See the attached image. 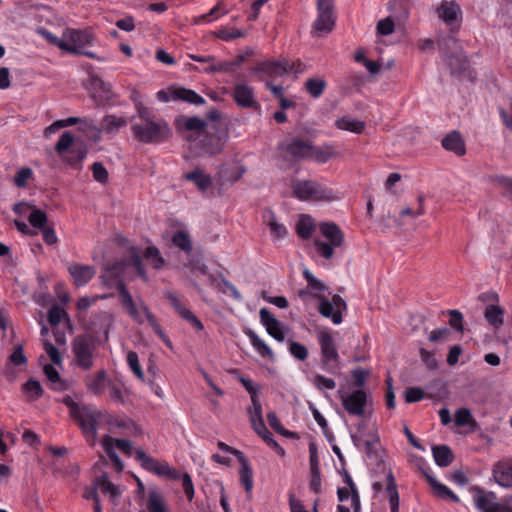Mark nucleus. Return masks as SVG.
Wrapping results in <instances>:
<instances>
[{
  "label": "nucleus",
  "instance_id": "69168bd1",
  "mask_svg": "<svg viewBox=\"0 0 512 512\" xmlns=\"http://www.w3.org/2000/svg\"><path fill=\"white\" fill-rule=\"evenodd\" d=\"M239 382L244 386V388L247 390V392L250 394L251 402L254 400H259L258 394H259V387L254 385V383L243 376L238 377Z\"/></svg>",
  "mask_w": 512,
  "mask_h": 512
},
{
  "label": "nucleus",
  "instance_id": "c03bdc74",
  "mask_svg": "<svg viewBox=\"0 0 512 512\" xmlns=\"http://www.w3.org/2000/svg\"><path fill=\"white\" fill-rule=\"evenodd\" d=\"M28 401L38 400L43 395V389L39 381L30 378L22 387Z\"/></svg>",
  "mask_w": 512,
  "mask_h": 512
},
{
  "label": "nucleus",
  "instance_id": "20e7f679",
  "mask_svg": "<svg viewBox=\"0 0 512 512\" xmlns=\"http://www.w3.org/2000/svg\"><path fill=\"white\" fill-rule=\"evenodd\" d=\"M41 34L49 43L63 51L71 54L84 55L91 59H97L98 61L104 60L93 52L84 50L85 47L90 46L93 42L92 35L86 30L67 28L63 31L62 37L60 38L47 30H42Z\"/></svg>",
  "mask_w": 512,
  "mask_h": 512
},
{
  "label": "nucleus",
  "instance_id": "ddd939ff",
  "mask_svg": "<svg viewBox=\"0 0 512 512\" xmlns=\"http://www.w3.org/2000/svg\"><path fill=\"white\" fill-rule=\"evenodd\" d=\"M318 16L313 24L319 34H327L333 30L335 17L333 15V0H317Z\"/></svg>",
  "mask_w": 512,
  "mask_h": 512
},
{
  "label": "nucleus",
  "instance_id": "1a4fd4ad",
  "mask_svg": "<svg viewBox=\"0 0 512 512\" xmlns=\"http://www.w3.org/2000/svg\"><path fill=\"white\" fill-rule=\"evenodd\" d=\"M321 352V367L329 373H335L340 367V356L336 342L329 331L322 330L317 334Z\"/></svg>",
  "mask_w": 512,
  "mask_h": 512
},
{
  "label": "nucleus",
  "instance_id": "2eb2a0df",
  "mask_svg": "<svg viewBox=\"0 0 512 512\" xmlns=\"http://www.w3.org/2000/svg\"><path fill=\"white\" fill-rule=\"evenodd\" d=\"M68 273L73 279L76 287L86 285L96 274V269L92 265L70 263L67 267Z\"/></svg>",
  "mask_w": 512,
  "mask_h": 512
},
{
  "label": "nucleus",
  "instance_id": "f257e3e1",
  "mask_svg": "<svg viewBox=\"0 0 512 512\" xmlns=\"http://www.w3.org/2000/svg\"><path fill=\"white\" fill-rule=\"evenodd\" d=\"M130 266L137 271L138 276L144 282L149 281L147 272L143 266L142 258L134 248L131 249L130 259L121 260L113 263L112 265L106 266L100 275V280L106 287H112L116 283L121 305L136 323L143 324V318L123 280L125 271Z\"/></svg>",
  "mask_w": 512,
  "mask_h": 512
},
{
  "label": "nucleus",
  "instance_id": "f704fd0d",
  "mask_svg": "<svg viewBox=\"0 0 512 512\" xmlns=\"http://www.w3.org/2000/svg\"><path fill=\"white\" fill-rule=\"evenodd\" d=\"M432 454L436 464L440 467L449 466L454 459V455L447 445L434 446Z\"/></svg>",
  "mask_w": 512,
  "mask_h": 512
},
{
  "label": "nucleus",
  "instance_id": "a18cd8bd",
  "mask_svg": "<svg viewBox=\"0 0 512 512\" xmlns=\"http://www.w3.org/2000/svg\"><path fill=\"white\" fill-rule=\"evenodd\" d=\"M147 509L149 512H168L163 497L156 490H151L148 494Z\"/></svg>",
  "mask_w": 512,
  "mask_h": 512
},
{
  "label": "nucleus",
  "instance_id": "de8ad7c7",
  "mask_svg": "<svg viewBox=\"0 0 512 512\" xmlns=\"http://www.w3.org/2000/svg\"><path fill=\"white\" fill-rule=\"evenodd\" d=\"M305 88L313 98H318L326 88V81L321 78H308L305 82Z\"/></svg>",
  "mask_w": 512,
  "mask_h": 512
},
{
  "label": "nucleus",
  "instance_id": "bf43d9fd",
  "mask_svg": "<svg viewBox=\"0 0 512 512\" xmlns=\"http://www.w3.org/2000/svg\"><path fill=\"white\" fill-rule=\"evenodd\" d=\"M473 420L472 414L467 408H460L455 412V425L458 427H463L468 425Z\"/></svg>",
  "mask_w": 512,
  "mask_h": 512
},
{
  "label": "nucleus",
  "instance_id": "5701e85b",
  "mask_svg": "<svg viewBox=\"0 0 512 512\" xmlns=\"http://www.w3.org/2000/svg\"><path fill=\"white\" fill-rule=\"evenodd\" d=\"M437 15L446 24H452L461 16V9L457 3L445 0L437 8Z\"/></svg>",
  "mask_w": 512,
  "mask_h": 512
},
{
  "label": "nucleus",
  "instance_id": "9b49d317",
  "mask_svg": "<svg viewBox=\"0 0 512 512\" xmlns=\"http://www.w3.org/2000/svg\"><path fill=\"white\" fill-rule=\"evenodd\" d=\"M136 459L140 462L142 468L161 477L168 479H178V471L173 469L166 461H159L148 456L142 449H136Z\"/></svg>",
  "mask_w": 512,
  "mask_h": 512
},
{
  "label": "nucleus",
  "instance_id": "a878e982",
  "mask_svg": "<svg viewBox=\"0 0 512 512\" xmlns=\"http://www.w3.org/2000/svg\"><path fill=\"white\" fill-rule=\"evenodd\" d=\"M263 218L270 229V234L274 241L284 239L287 236V228L282 223L278 222L274 213L271 210H266L263 215Z\"/></svg>",
  "mask_w": 512,
  "mask_h": 512
},
{
  "label": "nucleus",
  "instance_id": "39448f33",
  "mask_svg": "<svg viewBox=\"0 0 512 512\" xmlns=\"http://www.w3.org/2000/svg\"><path fill=\"white\" fill-rule=\"evenodd\" d=\"M63 403L69 409L70 416L78 424L82 433L91 438L92 444H94L97 439L98 425L108 414L93 405L77 403L70 396H66Z\"/></svg>",
  "mask_w": 512,
  "mask_h": 512
},
{
  "label": "nucleus",
  "instance_id": "a19ab883",
  "mask_svg": "<svg viewBox=\"0 0 512 512\" xmlns=\"http://www.w3.org/2000/svg\"><path fill=\"white\" fill-rule=\"evenodd\" d=\"M102 446H103L105 453L112 461L115 469L118 472H121L124 468V465L114 449V438H112L108 435L105 436L102 440Z\"/></svg>",
  "mask_w": 512,
  "mask_h": 512
},
{
  "label": "nucleus",
  "instance_id": "f8f14e48",
  "mask_svg": "<svg viewBox=\"0 0 512 512\" xmlns=\"http://www.w3.org/2000/svg\"><path fill=\"white\" fill-rule=\"evenodd\" d=\"M338 396L347 413L359 417L364 415L368 402V395L364 390L357 389L351 393H344L339 390Z\"/></svg>",
  "mask_w": 512,
  "mask_h": 512
},
{
  "label": "nucleus",
  "instance_id": "e433bc0d",
  "mask_svg": "<svg viewBox=\"0 0 512 512\" xmlns=\"http://www.w3.org/2000/svg\"><path fill=\"white\" fill-rule=\"evenodd\" d=\"M127 125L125 117H118L116 115H106L101 121V132L113 133L118 131L120 128Z\"/></svg>",
  "mask_w": 512,
  "mask_h": 512
},
{
  "label": "nucleus",
  "instance_id": "09e8293b",
  "mask_svg": "<svg viewBox=\"0 0 512 512\" xmlns=\"http://www.w3.org/2000/svg\"><path fill=\"white\" fill-rule=\"evenodd\" d=\"M344 482L347 484L348 489L351 492V504L353 508V512H360L361 510V503H360V495L358 492V489L353 482L351 476L347 471L344 473Z\"/></svg>",
  "mask_w": 512,
  "mask_h": 512
},
{
  "label": "nucleus",
  "instance_id": "a211bd4d",
  "mask_svg": "<svg viewBox=\"0 0 512 512\" xmlns=\"http://www.w3.org/2000/svg\"><path fill=\"white\" fill-rule=\"evenodd\" d=\"M233 99L242 108H258L259 104L255 99L252 87L244 83H237L233 90Z\"/></svg>",
  "mask_w": 512,
  "mask_h": 512
},
{
  "label": "nucleus",
  "instance_id": "6e6552de",
  "mask_svg": "<svg viewBox=\"0 0 512 512\" xmlns=\"http://www.w3.org/2000/svg\"><path fill=\"white\" fill-rule=\"evenodd\" d=\"M319 230L327 241L318 238L314 239L315 250L319 256L325 259H331L334 255V249L344 244L345 236L338 225L333 222H322Z\"/></svg>",
  "mask_w": 512,
  "mask_h": 512
},
{
  "label": "nucleus",
  "instance_id": "052dcab7",
  "mask_svg": "<svg viewBox=\"0 0 512 512\" xmlns=\"http://www.w3.org/2000/svg\"><path fill=\"white\" fill-rule=\"evenodd\" d=\"M92 174L95 181L106 183L108 181V171L101 162H95L92 165Z\"/></svg>",
  "mask_w": 512,
  "mask_h": 512
},
{
  "label": "nucleus",
  "instance_id": "338daca9",
  "mask_svg": "<svg viewBox=\"0 0 512 512\" xmlns=\"http://www.w3.org/2000/svg\"><path fill=\"white\" fill-rule=\"evenodd\" d=\"M107 297H108L107 295L91 296V297L84 296L77 300L76 307L78 310H87L92 305H94L98 299H106Z\"/></svg>",
  "mask_w": 512,
  "mask_h": 512
},
{
  "label": "nucleus",
  "instance_id": "8fccbe9b",
  "mask_svg": "<svg viewBox=\"0 0 512 512\" xmlns=\"http://www.w3.org/2000/svg\"><path fill=\"white\" fill-rule=\"evenodd\" d=\"M44 373L48 380L51 382L53 389L59 391L65 389V385L61 381L60 375L53 365L46 364L44 366Z\"/></svg>",
  "mask_w": 512,
  "mask_h": 512
},
{
  "label": "nucleus",
  "instance_id": "4be33fe9",
  "mask_svg": "<svg viewBox=\"0 0 512 512\" xmlns=\"http://www.w3.org/2000/svg\"><path fill=\"white\" fill-rule=\"evenodd\" d=\"M443 148L453 152L457 156H463L466 153L465 142L458 131H452L441 141Z\"/></svg>",
  "mask_w": 512,
  "mask_h": 512
},
{
  "label": "nucleus",
  "instance_id": "37998d69",
  "mask_svg": "<svg viewBox=\"0 0 512 512\" xmlns=\"http://www.w3.org/2000/svg\"><path fill=\"white\" fill-rule=\"evenodd\" d=\"M142 258V261L144 262V259L154 268V269H161L164 265V259L160 254V251L155 246H148L143 256L140 255Z\"/></svg>",
  "mask_w": 512,
  "mask_h": 512
},
{
  "label": "nucleus",
  "instance_id": "7ed1b4c3",
  "mask_svg": "<svg viewBox=\"0 0 512 512\" xmlns=\"http://www.w3.org/2000/svg\"><path fill=\"white\" fill-rule=\"evenodd\" d=\"M176 131L190 143L197 142L199 148L207 154L217 155L224 148V140L206 132L207 123L197 116L180 115L174 120Z\"/></svg>",
  "mask_w": 512,
  "mask_h": 512
},
{
  "label": "nucleus",
  "instance_id": "0eeeda50",
  "mask_svg": "<svg viewBox=\"0 0 512 512\" xmlns=\"http://www.w3.org/2000/svg\"><path fill=\"white\" fill-rule=\"evenodd\" d=\"M56 153L61 159L74 169H81L82 161L85 159L88 148L83 141H74L71 132H63L55 145Z\"/></svg>",
  "mask_w": 512,
  "mask_h": 512
},
{
  "label": "nucleus",
  "instance_id": "473e14b6",
  "mask_svg": "<svg viewBox=\"0 0 512 512\" xmlns=\"http://www.w3.org/2000/svg\"><path fill=\"white\" fill-rule=\"evenodd\" d=\"M106 377V371L100 370L93 375L86 376L85 384L93 394L100 395L103 392Z\"/></svg>",
  "mask_w": 512,
  "mask_h": 512
},
{
  "label": "nucleus",
  "instance_id": "cd10ccee",
  "mask_svg": "<svg viewBox=\"0 0 512 512\" xmlns=\"http://www.w3.org/2000/svg\"><path fill=\"white\" fill-rule=\"evenodd\" d=\"M171 98L173 100H181L197 106L205 104V99L201 95L197 94L194 90L183 87L173 89L171 91Z\"/></svg>",
  "mask_w": 512,
  "mask_h": 512
},
{
  "label": "nucleus",
  "instance_id": "2f4dec72",
  "mask_svg": "<svg viewBox=\"0 0 512 512\" xmlns=\"http://www.w3.org/2000/svg\"><path fill=\"white\" fill-rule=\"evenodd\" d=\"M428 483L433 489L434 493L440 498L451 499L453 502L458 503L459 497L453 493L447 486L437 481L433 476L425 474Z\"/></svg>",
  "mask_w": 512,
  "mask_h": 512
},
{
  "label": "nucleus",
  "instance_id": "6e6d98bb",
  "mask_svg": "<svg viewBox=\"0 0 512 512\" xmlns=\"http://www.w3.org/2000/svg\"><path fill=\"white\" fill-rule=\"evenodd\" d=\"M127 363L129 365L130 369L135 374V376L138 379L143 380L144 379V373H143V370H142L141 365L139 363L138 354L135 351H129L127 353Z\"/></svg>",
  "mask_w": 512,
  "mask_h": 512
},
{
  "label": "nucleus",
  "instance_id": "4c0bfd02",
  "mask_svg": "<svg viewBox=\"0 0 512 512\" xmlns=\"http://www.w3.org/2000/svg\"><path fill=\"white\" fill-rule=\"evenodd\" d=\"M485 318L488 323L495 329H499L503 324L504 311L498 305H488L485 309Z\"/></svg>",
  "mask_w": 512,
  "mask_h": 512
},
{
  "label": "nucleus",
  "instance_id": "58836bf2",
  "mask_svg": "<svg viewBox=\"0 0 512 512\" xmlns=\"http://www.w3.org/2000/svg\"><path fill=\"white\" fill-rule=\"evenodd\" d=\"M315 229V223L311 216L301 215L296 223V232L302 239H309Z\"/></svg>",
  "mask_w": 512,
  "mask_h": 512
},
{
  "label": "nucleus",
  "instance_id": "7c9ffc66",
  "mask_svg": "<svg viewBox=\"0 0 512 512\" xmlns=\"http://www.w3.org/2000/svg\"><path fill=\"white\" fill-rule=\"evenodd\" d=\"M184 178L193 182L201 191L207 190L212 185V178L199 168L186 173Z\"/></svg>",
  "mask_w": 512,
  "mask_h": 512
},
{
  "label": "nucleus",
  "instance_id": "e2e57ef3",
  "mask_svg": "<svg viewBox=\"0 0 512 512\" xmlns=\"http://www.w3.org/2000/svg\"><path fill=\"white\" fill-rule=\"evenodd\" d=\"M303 276L308 283V287L312 290L317 292H323L326 290V286L320 280L314 277V275L308 269L303 271Z\"/></svg>",
  "mask_w": 512,
  "mask_h": 512
},
{
  "label": "nucleus",
  "instance_id": "412c9836",
  "mask_svg": "<svg viewBox=\"0 0 512 512\" xmlns=\"http://www.w3.org/2000/svg\"><path fill=\"white\" fill-rule=\"evenodd\" d=\"M493 477L500 486H512V462L510 460H501L494 465Z\"/></svg>",
  "mask_w": 512,
  "mask_h": 512
},
{
  "label": "nucleus",
  "instance_id": "393cba45",
  "mask_svg": "<svg viewBox=\"0 0 512 512\" xmlns=\"http://www.w3.org/2000/svg\"><path fill=\"white\" fill-rule=\"evenodd\" d=\"M189 57L197 62L208 63L207 67L203 68V71L206 73H215V72H230L233 69L234 63L230 62H215V58L211 55L207 56H198V55H189Z\"/></svg>",
  "mask_w": 512,
  "mask_h": 512
},
{
  "label": "nucleus",
  "instance_id": "5fc2aeb1",
  "mask_svg": "<svg viewBox=\"0 0 512 512\" xmlns=\"http://www.w3.org/2000/svg\"><path fill=\"white\" fill-rule=\"evenodd\" d=\"M78 124L81 132L85 133L87 136L96 135L94 137L95 141L100 139L99 134L101 133V130L93 124L92 121L87 118H80V122H78Z\"/></svg>",
  "mask_w": 512,
  "mask_h": 512
},
{
  "label": "nucleus",
  "instance_id": "864d4df0",
  "mask_svg": "<svg viewBox=\"0 0 512 512\" xmlns=\"http://www.w3.org/2000/svg\"><path fill=\"white\" fill-rule=\"evenodd\" d=\"M312 384L320 391L333 390L336 383L332 378L325 377L321 374L315 375L311 379Z\"/></svg>",
  "mask_w": 512,
  "mask_h": 512
},
{
  "label": "nucleus",
  "instance_id": "13d9d810",
  "mask_svg": "<svg viewBox=\"0 0 512 512\" xmlns=\"http://www.w3.org/2000/svg\"><path fill=\"white\" fill-rule=\"evenodd\" d=\"M66 311L60 306L54 305L50 308L47 314V319L50 325L57 326L64 317H67Z\"/></svg>",
  "mask_w": 512,
  "mask_h": 512
},
{
  "label": "nucleus",
  "instance_id": "774afa93",
  "mask_svg": "<svg viewBox=\"0 0 512 512\" xmlns=\"http://www.w3.org/2000/svg\"><path fill=\"white\" fill-rule=\"evenodd\" d=\"M394 31V22L390 17L382 19L377 24V33L380 35H390Z\"/></svg>",
  "mask_w": 512,
  "mask_h": 512
},
{
  "label": "nucleus",
  "instance_id": "c9c22d12",
  "mask_svg": "<svg viewBox=\"0 0 512 512\" xmlns=\"http://www.w3.org/2000/svg\"><path fill=\"white\" fill-rule=\"evenodd\" d=\"M319 313L323 317L331 319V321L336 325L340 324L343 320L341 311L336 310L333 303L326 298H321Z\"/></svg>",
  "mask_w": 512,
  "mask_h": 512
},
{
  "label": "nucleus",
  "instance_id": "dca6fc26",
  "mask_svg": "<svg viewBox=\"0 0 512 512\" xmlns=\"http://www.w3.org/2000/svg\"><path fill=\"white\" fill-rule=\"evenodd\" d=\"M165 297L170 301L175 311L190 325H192L196 330L201 331L204 329V326L200 319L181 303V301L174 292L166 291Z\"/></svg>",
  "mask_w": 512,
  "mask_h": 512
},
{
  "label": "nucleus",
  "instance_id": "b1692460",
  "mask_svg": "<svg viewBox=\"0 0 512 512\" xmlns=\"http://www.w3.org/2000/svg\"><path fill=\"white\" fill-rule=\"evenodd\" d=\"M254 70L264 73L269 77H279L287 73L288 60L285 61H265L259 63Z\"/></svg>",
  "mask_w": 512,
  "mask_h": 512
},
{
  "label": "nucleus",
  "instance_id": "6ab92c4d",
  "mask_svg": "<svg viewBox=\"0 0 512 512\" xmlns=\"http://www.w3.org/2000/svg\"><path fill=\"white\" fill-rule=\"evenodd\" d=\"M260 322L266 328L267 333L276 341L285 340V334L281 323L271 314L267 308H261L259 311Z\"/></svg>",
  "mask_w": 512,
  "mask_h": 512
},
{
  "label": "nucleus",
  "instance_id": "f3484780",
  "mask_svg": "<svg viewBox=\"0 0 512 512\" xmlns=\"http://www.w3.org/2000/svg\"><path fill=\"white\" fill-rule=\"evenodd\" d=\"M312 144L300 138H292L287 143H283L281 148L293 159H309Z\"/></svg>",
  "mask_w": 512,
  "mask_h": 512
},
{
  "label": "nucleus",
  "instance_id": "72a5a7b5",
  "mask_svg": "<svg viewBox=\"0 0 512 512\" xmlns=\"http://www.w3.org/2000/svg\"><path fill=\"white\" fill-rule=\"evenodd\" d=\"M336 155L337 152L331 145H323L317 147L312 145L309 159H312L318 163L323 164L330 160L332 157H335Z\"/></svg>",
  "mask_w": 512,
  "mask_h": 512
},
{
  "label": "nucleus",
  "instance_id": "680f3d73",
  "mask_svg": "<svg viewBox=\"0 0 512 512\" xmlns=\"http://www.w3.org/2000/svg\"><path fill=\"white\" fill-rule=\"evenodd\" d=\"M33 175V171L31 168L23 167L21 168L14 177V184L17 187H24L26 186L29 179H31Z\"/></svg>",
  "mask_w": 512,
  "mask_h": 512
},
{
  "label": "nucleus",
  "instance_id": "aec40b11",
  "mask_svg": "<svg viewBox=\"0 0 512 512\" xmlns=\"http://www.w3.org/2000/svg\"><path fill=\"white\" fill-rule=\"evenodd\" d=\"M238 456V462L240 463V469H239V476H240V483L243 485L245 489V494L247 500H251L253 496V470L252 467L248 461V459L245 457L243 453H239Z\"/></svg>",
  "mask_w": 512,
  "mask_h": 512
},
{
  "label": "nucleus",
  "instance_id": "4468645a",
  "mask_svg": "<svg viewBox=\"0 0 512 512\" xmlns=\"http://www.w3.org/2000/svg\"><path fill=\"white\" fill-rule=\"evenodd\" d=\"M474 504L482 512H512V507L495 502L493 492H485L480 488L474 489Z\"/></svg>",
  "mask_w": 512,
  "mask_h": 512
},
{
  "label": "nucleus",
  "instance_id": "4d7b16f0",
  "mask_svg": "<svg viewBox=\"0 0 512 512\" xmlns=\"http://www.w3.org/2000/svg\"><path fill=\"white\" fill-rule=\"evenodd\" d=\"M28 221L33 227L38 228V229H43L44 227H46L47 216H46L45 212H43L42 210L34 209L30 213V215L28 217Z\"/></svg>",
  "mask_w": 512,
  "mask_h": 512
},
{
  "label": "nucleus",
  "instance_id": "c85d7f7f",
  "mask_svg": "<svg viewBox=\"0 0 512 512\" xmlns=\"http://www.w3.org/2000/svg\"><path fill=\"white\" fill-rule=\"evenodd\" d=\"M140 309L142 310L143 314L145 315L148 323L153 328L154 332L158 335V337L165 343V345L172 349V342L169 339V337L165 334L162 327L158 323L156 317L152 314L148 306L143 302L140 301Z\"/></svg>",
  "mask_w": 512,
  "mask_h": 512
},
{
  "label": "nucleus",
  "instance_id": "9d476101",
  "mask_svg": "<svg viewBox=\"0 0 512 512\" xmlns=\"http://www.w3.org/2000/svg\"><path fill=\"white\" fill-rule=\"evenodd\" d=\"M72 352L81 369L90 370L93 367L96 345L90 335L76 336L72 342Z\"/></svg>",
  "mask_w": 512,
  "mask_h": 512
},
{
  "label": "nucleus",
  "instance_id": "423d86ee",
  "mask_svg": "<svg viewBox=\"0 0 512 512\" xmlns=\"http://www.w3.org/2000/svg\"><path fill=\"white\" fill-rule=\"evenodd\" d=\"M293 195L302 201H333L338 198L332 188L313 180L293 179Z\"/></svg>",
  "mask_w": 512,
  "mask_h": 512
},
{
  "label": "nucleus",
  "instance_id": "f03ea898",
  "mask_svg": "<svg viewBox=\"0 0 512 512\" xmlns=\"http://www.w3.org/2000/svg\"><path fill=\"white\" fill-rule=\"evenodd\" d=\"M139 121L131 125L135 140L143 144H160L172 136L171 128L163 118L156 117L149 108L133 97Z\"/></svg>",
  "mask_w": 512,
  "mask_h": 512
},
{
  "label": "nucleus",
  "instance_id": "3c124183",
  "mask_svg": "<svg viewBox=\"0 0 512 512\" xmlns=\"http://www.w3.org/2000/svg\"><path fill=\"white\" fill-rule=\"evenodd\" d=\"M172 242L175 246L185 252H190L192 250L190 237L184 231H177L172 237Z\"/></svg>",
  "mask_w": 512,
  "mask_h": 512
},
{
  "label": "nucleus",
  "instance_id": "0e129e2a",
  "mask_svg": "<svg viewBox=\"0 0 512 512\" xmlns=\"http://www.w3.org/2000/svg\"><path fill=\"white\" fill-rule=\"evenodd\" d=\"M290 353L298 360L304 361L308 357L307 348L298 342L291 341L289 346Z\"/></svg>",
  "mask_w": 512,
  "mask_h": 512
},
{
  "label": "nucleus",
  "instance_id": "ea45409f",
  "mask_svg": "<svg viewBox=\"0 0 512 512\" xmlns=\"http://www.w3.org/2000/svg\"><path fill=\"white\" fill-rule=\"evenodd\" d=\"M336 127L341 130L360 134L365 128V123L358 119L344 116L336 121Z\"/></svg>",
  "mask_w": 512,
  "mask_h": 512
},
{
  "label": "nucleus",
  "instance_id": "603ef678",
  "mask_svg": "<svg viewBox=\"0 0 512 512\" xmlns=\"http://www.w3.org/2000/svg\"><path fill=\"white\" fill-rule=\"evenodd\" d=\"M267 421H268L270 427L277 433H279L285 437H293L294 436L293 432H290L284 428V426L281 424L280 420L278 419V417L274 411H270L267 413Z\"/></svg>",
  "mask_w": 512,
  "mask_h": 512
},
{
  "label": "nucleus",
  "instance_id": "bb28decb",
  "mask_svg": "<svg viewBox=\"0 0 512 512\" xmlns=\"http://www.w3.org/2000/svg\"><path fill=\"white\" fill-rule=\"evenodd\" d=\"M386 479L387 483L384 491V496L389 501L391 512H399V493L397 490V485L394 476L391 471L387 474Z\"/></svg>",
  "mask_w": 512,
  "mask_h": 512
},
{
  "label": "nucleus",
  "instance_id": "49530a36",
  "mask_svg": "<svg viewBox=\"0 0 512 512\" xmlns=\"http://www.w3.org/2000/svg\"><path fill=\"white\" fill-rule=\"evenodd\" d=\"M96 483L98 488H100L103 493L109 494L111 498L115 499L120 496L119 488L110 481L106 473L99 476L96 479Z\"/></svg>",
  "mask_w": 512,
  "mask_h": 512
},
{
  "label": "nucleus",
  "instance_id": "c756f323",
  "mask_svg": "<svg viewBox=\"0 0 512 512\" xmlns=\"http://www.w3.org/2000/svg\"><path fill=\"white\" fill-rule=\"evenodd\" d=\"M247 414L251 427L255 432L259 431L260 429H264L266 425L262 415V405L260 400H254L251 402V406L247 409Z\"/></svg>",
  "mask_w": 512,
  "mask_h": 512
},
{
  "label": "nucleus",
  "instance_id": "79ce46f5",
  "mask_svg": "<svg viewBox=\"0 0 512 512\" xmlns=\"http://www.w3.org/2000/svg\"><path fill=\"white\" fill-rule=\"evenodd\" d=\"M252 346L257 350V352L265 358L270 360L274 359V353L272 349L252 330L247 333Z\"/></svg>",
  "mask_w": 512,
  "mask_h": 512
}]
</instances>
